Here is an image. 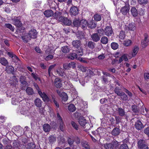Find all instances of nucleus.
Instances as JSON below:
<instances>
[{"instance_id": "obj_2", "label": "nucleus", "mask_w": 149, "mask_h": 149, "mask_svg": "<svg viewBox=\"0 0 149 149\" xmlns=\"http://www.w3.org/2000/svg\"><path fill=\"white\" fill-rule=\"evenodd\" d=\"M137 147L139 149H148L146 141L143 139H140L138 141Z\"/></svg>"}, {"instance_id": "obj_25", "label": "nucleus", "mask_w": 149, "mask_h": 149, "mask_svg": "<svg viewBox=\"0 0 149 149\" xmlns=\"http://www.w3.org/2000/svg\"><path fill=\"white\" fill-rule=\"evenodd\" d=\"M120 133V129L116 127L114 128L111 132V134L114 136L118 135Z\"/></svg>"}, {"instance_id": "obj_42", "label": "nucleus", "mask_w": 149, "mask_h": 149, "mask_svg": "<svg viewBox=\"0 0 149 149\" xmlns=\"http://www.w3.org/2000/svg\"><path fill=\"white\" fill-rule=\"evenodd\" d=\"M68 109L70 112H73L75 110L76 108L73 104H70L68 106Z\"/></svg>"}, {"instance_id": "obj_50", "label": "nucleus", "mask_w": 149, "mask_h": 149, "mask_svg": "<svg viewBox=\"0 0 149 149\" xmlns=\"http://www.w3.org/2000/svg\"><path fill=\"white\" fill-rule=\"evenodd\" d=\"M132 110L135 113H138L139 111V109L136 105H133L132 106Z\"/></svg>"}, {"instance_id": "obj_23", "label": "nucleus", "mask_w": 149, "mask_h": 149, "mask_svg": "<svg viewBox=\"0 0 149 149\" xmlns=\"http://www.w3.org/2000/svg\"><path fill=\"white\" fill-rule=\"evenodd\" d=\"M74 50H73L72 52L70 53L68 56V58L71 60H73L77 58V54L74 53Z\"/></svg>"}, {"instance_id": "obj_27", "label": "nucleus", "mask_w": 149, "mask_h": 149, "mask_svg": "<svg viewBox=\"0 0 149 149\" xmlns=\"http://www.w3.org/2000/svg\"><path fill=\"white\" fill-rule=\"evenodd\" d=\"M130 12L133 17H136L138 15V12L136 8L134 7H132L131 9Z\"/></svg>"}, {"instance_id": "obj_29", "label": "nucleus", "mask_w": 149, "mask_h": 149, "mask_svg": "<svg viewBox=\"0 0 149 149\" xmlns=\"http://www.w3.org/2000/svg\"><path fill=\"white\" fill-rule=\"evenodd\" d=\"M34 103L36 107H40L42 106V101L40 99L37 98L34 100Z\"/></svg>"}, {"instance_id": "obj_12", "label": "nucleus", "mask_w": 149, "mask_h": 149, "mask_svg": "<svg viewBox=\"0 0 149 149\" xmlns=\"http://www.w3.org/2000/svg\"><path fill=\"white\" fill-rule=\"evenodd\" d=\"M56 72L60 76L62 77H65L66 76L64 70L61 67H58L56 70Z\"/></svg>"}, {"instance_id": "obj_39", "label": "nucleus", "mask_w": 149, "mask_h": 149, "mask_svg": "<svg viewBox=\"0 0 149 149\" xmlns=\"http://www.w3.org/2000/svg\"><path fill=\"white\" fill-rule=\"evenodd\" d=\"M61 97L62 101H66L68 99V97L67 94L64 92L62 93L61 94Z\"/></svg>"}, {"instance_id": "obj_7", "label": "nucleus", "mask_w": 149, "mask_h": 149, "mask_svg": "<svg viewBox=\"0 0 149 149\" xmlns=\"http://www.w3.org/2000/svg\"><path fill=\"white\" fill-rule=\"evenodd\" d=\"M57 118L58 120V123L59 124V128L60 130L62 131H64L65 130V125L63 123L62 118L59 114L57 113Z\"/></svg>"}, {"instance_id": "obj_10", "label": "nucleus", "mask_w": 149, "mask_h": 149, "mask_svg": "<svg viewBox=\"0 0 149 149\" xmlns=\"http://www.w3.org/2000/svg\"><path fill=\"white\" fill-rule=\"evenodd\" d=\"M37 33L34 29H32L29 31L28 34L31 38L35 39L37 37Z\"/></svg>"}, {"instance_id": "obj_54", "label": "nucleus", "mask_w": 149, "mask_h": 149, "mask_svg": "<svg viewBox=\"0 0 149 149\" xmlns=\"http://www.w3.org/2000/svg\"><path fill=\"white\" fill-rule=\"evenodd\" d=\"M49 142L51 143H53L56 140V137L54 136H50L49 138Z\"/></svg>"}, {"instance_id": "obj_31", "label": "nucleus", "mask_w": 149, "mask_h": 149, "mask_svg": "<svg viewBox=\"0 0 149 149\" xmlns=\"http://www.w3.org/2000/svg\"><path fill=\"white\" fill-rule=\"evenodd\" d=\"M88 26L91 29L95 28L96 26V23L93 20H92L88 23Z\"/></svg>"}, {"instance_id": "obj_58", "label": "nucleus", "mask_w": 149, "mask_h": 149, "mask_svg": "<svg viewBox=\"0 0 149 149\" xmlns=\"http://www.w3.org/2000/svg\"><path fill=\"white\" fill-rule=\"evenodd\" d=\"M71 124L74 129L76 130H78L79 129V127L78 125L77 124L74 122L72 121L71 122Z\"/></svg>"}, {"instance_id": "obj_38", "label": "nucleus", "mask_w": 149, "mask_h": 149, "mask_svg": "<svg viewBox=\"0 0 149 149\" xmlns=\"http://www.w3.org/2000/svg\"><path fill=\"white\" fill-rule=\"evenodd\" d=\"M22 38L23 41L25 43H27L29 41L31 38L27 34V35H25L23 36L22 37Z\"/></svg>"}, {"instance_id": "obj_24", "label": "nucleus", "mask_w": 149, "mask_h": 149, "mask_svg": "<svg viewBox=\"0 0 149 149\" xmlns=\"http://www.w3.org/2000/svg\"><path fill=\"white\" fill-rule=\"evenodd\" d=\"M118 115L120 116H125V112L124 109L121 108H118L116 110Z\"/></svg>"}, {"instance_id": "obj_57", "label": "nucleus", "mask_w": 149, "mask_h": 149, "mask_svg": "<svg viewBox=\"0 0 149 149\" xmlns=\"http://www.w3.org/2000/svg\"><path fill=\"white\" fill-rule=\"evenodd\" d=\"M114 91L115 93L118 95H121L122 93L120 91V89L118 87H116L114 89Z\"/></svg>"}, {"instance_id": "obj_40", "label": "nucleus", "mask_w": 149, "mask_h": 149, "mask_svg": "<svg viewBox=\"0 0 149 149\" xmlns=\"http://www.w3.org/2000/svg\"><path fill=\"white\" fill-rule=\"evenodd\" d=\"M128 28L129 30L134 31L136 29L135 24L134 23L129 24L128 26Z\"/></svg>"}, {"instance_id": "obj_35", "label": "nucleus", "mask_w": 149, "mask_h": 149, "mask_svg": "<svg viewBox=\"0 0 149 149\" xmlns=\"http://www.w3.org/2000/svg\"><path fill=\"white\" fill-rule=\"evenodd\" d=\"M87 45L89 48L93 49L95 48V43L92 41H89L88 42Z\"/></svg>"}, {"instance_id": "obj_45", "label": "nucleus", "mask_w": 149, "mask_h": 149, "mask_svg": "<svg viewBox=\"0 0 149 149\" xmlns=\"http://www.w3.org/2000/svg\"><path fill=\"white\" fill-rule=\"evenodd\" d=\"M26 92L29 95H31L33 93V89L30 87L27 88L26 90Z\"/></svg>"}, {"instance_id": "obj_16", "label": "nucleus", "mask_w": 149, "mask_h": 149, "mask_svg": "<svg viewBox=\"0 0 149 149\" xmlns=\"http://www.w3.org/2000/svg\"><path fill=\"white\" fill-rule=\"evenodd\" d=\"M72 45L74 47L78 49L80 47L81 45V41L79 40H77L72 41Z\"/></svg>"}, {"instance_id": "obj_51", "label": "nucleus", "mask_w": 149, "mask_h": 149, "mask_svg": "<svg viewBox=\"0 0 149 149\" xmlns=\"http://www.w3.org/2000/svg\"><path fill=\"white\" fill-rule=\"evenodd\" d=\"M5 27L9 29L12 31H13L14 30V27L10 24H5L4 26Z\"/></svg>"}, {"instance_id": "obj_53", "label": "nucleus", "mask_w": 149, "mask_h": 149, "mask_svg": "<svg viewBox=\"0 0 149 149\" xmlns=\"http://www.w3.org/2000/svg\"><path fill=\"white\" fill-rule=\"evenodd\" d=\"M77 53L79 56H82L83 54V49L81 47L76 51Z\"/></svg>"}, {"instance_id": "obj_4", "label": "nucleus", "mask_w": 149, "mask_h": 149, "mask_svg": "<svg viewBox=\"0 0 149 149\" xmlns=\"http://www.w3.org/2000/svg\"><path fill=\"white\" fill-rule=\"evenodd\" d=\"M78 120L79 123L83 127L85 126L84 127L86 128V130H88L90 129V128H86V126H90V128L91 127L90 126L89 124L86 123V120L84 117L82 116L79 117L78 118Z\"/></svg>"}, {"instance_id": "obj_13", "label": "nucleus", "mask_w": 149, "mask_h": 149, "mask_svg": "<svg viewBox=\"0 0 149 149\" xmlns=\"http://www.w3.org/2000/svg\"><path fill=\"white\" fill-rule=\"evenodd\" d=\"M88 25V22L86 20L82 19L80 21V27L83 29H86Z\"/></svg>"}, {"instance_id": "obj_19", "label": "nucleus", "mask_w": 149, "mask_h": 149, "mask_svg": "<svg viewBox=\"0 0 149 149\" xmlns=\"http://www.w3.org/2000/svg\"><path fill=\"white\" fill-rule=\"evenodd\" d=\"M76 36L79 39L81 40L85 38L84 34L82 31H77L76 33Z\"/></svg>"}, {"instance_id": "obj_21", "label": "nucleus", "mask_w": 149, "mask_h": 149, "mask_svg": "<svg viewBox=\"0 0 149 149\" xmlns=\"http://www.w3.org/2000/svg\"><path fill=\"white\" fill-rule=\"evenodd\" d=\"M26 79V77L22 75L20 77L19 81L23 86H25L27 84Z\"/></svg>"}, {"instance_id": "obj_30", "label": "nucleus", "mask_w": 149, "mask_h": 149, "mask_svg": "<svg viewBox=\"0 0 149 149\" xmlns=\"http://www.w3.org/2000/svg\"><path fill=\"white\" fill-rule=\"evenodd\" d=\"M26 149H35L36 145L33 142L28 143L26 146Z\"/></svg>"}, {"instance_id": "obj_6", "label": "nucleus", "mask_w": 149, "mask_h": 149, "mask_svg": "<svg viewBox=\"0 0 149 149\" xmlns=\"http://www.w3.org/2000/svg\"><path fill=\"white\" fill-rule=\"evenodd\" d=\"M59 22L62 23L65 25L70 26L72 24V21L68 19L67 17L63 16L60 18L59 19Z\"/></svg>"}, {"instance_id": "obj_52", "label": "nucleus", "mask_w": 149, "mask_h": 149, "mask_svg": "<svg viewBox=\"0 0 149 149\" xmlns=\"http://www.w3.org/2000/svg\"><path fill=\"white\" fill-rule=\"evenodd\" d=\"M83 147L87 149H90V147L87 142H84L81 143Z\"/></svg>"}, {"instance_id": "obj_46", "label": "nucleus", "mask_w": 149, "mask_h": 149, "mask_svg": "<svg viewBox=\"0 0 149 149\" xmlns=\"http://www.w3.org/2000/svg\"><path fill=\"white\" fill-rule=\"evenodd\" d=\"M94 19L96 21H99L101 20V16L100 15L98 14H95L94 16Z\"/></svg>"}, {"instance_id": "obj_63", "label": "nucleus", "mask_w": 149, "mask_h": 149, "mask_svg": "<svg viewBox=\"0 0 149 149\" xmlns=\"http://www.w3.org/2000/svg\"><path fill=\"white\" fill-rule=\"evenodd\" d=\"M63 67L64 69L66 70L69 69L70 68L68 64L67 63L63 64Z\"/></svg>"}, {"instance_id": "obj_17", "label": "nucleus", "mask_w": 149, "mask_h": 149, "mask_svg": "<svg viewBox=\"0 0 149 149\" xmlns=\"http://www.w3.org/2000/svg\"><path fill=\"white\" fill-rule=\"evenodd\" d=\"M91 38L92 40L95 42H98L100 39V36L97 33L92 34L91 35Z\"/></svg>"}, {"instance_id": "obj_26", "label": "nucleus", "mask_w": 149, "mask_h": 149, "mask_svg": "<svg viewBox=\"0 0 149 149\" xmlns=\"http://www.w3.org/2000/svg\"><path fill=\"white\" fill-rule=\"evenodd\" d=\"M43 130L45 132H49L51 129V127L48 124L45 123L43 125Z\"/></svg>"}, {"instance_id": "obj_32", "label": "nucleus", "mask_w": 149, "mask_h": 149, "mask_svg": "<svg viewBox=\"0 0 149 149\" xmlns=\"http://www.w3.org/2000/svg\"><path fill=\"white\" fill-rule=\"evenodd\" d=\"M20 113L25 116H29L30 115V113L28 110L25 109L24 108H23L21 109Z\"/></svg>"}, {"instance_id": "obj_15", "label": "nucleus", "mask_w": 149, "mask_h": 149, "mask_svg": "<svg viewBox=\"0 0 149 149\" xmlns=\"http://www.w3.org/2000/svg\"><path fill=\"white\" fill-rule=\"evenodd\" d=\"M55 86L57 88H60L62 86L61 81L60 78H57L55 79L54 81Z\"/></svg>"}, {"instance_id": "obj_36", "label": "nucleus", "mask_w": 149, "mask_h": 149, "mask_svg": "<svg viewBox=\"0 0 149 149\" xmlns=\"http://www.w3.org/2000/svg\"><path fill=\"white\" fill-rule=\"evenodd\" d=\"M14 68L11 66H9L6 67V71L9 73H13L14 71Z\"/></svg>"}, {"instance_id": "obj_55", "label": "nucleus", "mask_w": 149, "mask_h": 149, "mask_svg": "<svg viewBox=\"0 0 149 149\" xmlns=\"http://www.w3.org/2000/svg\"><path fill=\"white\" fill-rule=\"evenodd\" d=\"M125 37V33L124 31H120L119 34V38L122 40H123Z\"/></svg>"}, {"instance_id": "obj_37", "label": "nucleus", "mask_w": 149, "mask_h": 149, "mask_svg": "<svg viewBox=\"0 0 149 149\" xmlns=\"http://www.w3.org/2000/svg\"><path fill=\"white\" fill-rule=\"evenodd\" d=\"M100 41L103 44L105 45L107 44L108 42V39L106 36H104L101 38Z\"/></svg>"}, {"instance_id": "obj_34", "label": "nucleus", "mask_w": 149, "mask_h": 149, "mask_svg": "<svg viewBox=\"0 0 149 149\" xmlns=\"http://www.w3.org/2000/svg\"><path fill=\"white\" fill-rule=\"evenodd\" d=\"M139 48L138 47L135 46L132 49V57H134L137 53Z\"/></svg>"}, {"instance_id": "obj_33", "label": "nucleus", "mask_w": 149, "mask_h": 149, "mask_svg": "<svg viewBox=\"0 0 149 149\" xmlns=\"http://www.w3.org/2000/svg\"><path fill=\"white\" fill-rule=\"evenodd\" d=\"M0 63L2 65L6 66L8 64V62L6 59L4 58H0Z\"/></svg>"}, {"instance_id": "obj_11", "label": "nucleus", "mask_w": 149, "mask_h": 149, "mask_svg": "<svg viewBox=\"0 0 149 149\" xmlns=\"http://www.w3.org/2000/svg\"><path fill=\"white\" fill-rule=\"evenodd\" d=\"M12 21L13 24L17 27H20L22 26V24L21 21L18 19V17L14 18L12 19Z\"/></svg>"}, {"instance_id": "obj_61", "label": "nucleus", "mask_w": 149, "mask_h": 149, "mask_svg": "<svg viewBox=\"0 0 149 149\" xmlns=\"http://www.w3.org/2000/svg\"><path fill=\"white\" fill-rule=\"evenodd\" d=\"M101 79H102V82L104 84H106L108 82L107 78L105 76H102Z\"/></svg>"}, {"instance_id": "obj_48", "label": "nucleus", "mask_w": 149, "mask_h": 149, "mask_svg": "<svg viewBox=\"0 0 149 149\" xmlns=\"http://www.w3.org/2000/svg\"><path fill=\"white\" fill-rule=\"evenodd\" d=\"M121 95L119 96H120V98L121 99L124 101H126L127 100L128 97L127 95L124 93H122Z\"/></svg>"}, {"instance_id": "obj_1", "label": "nucleus", "mask_w": 149, "mask_h": 149, "mask_svg": "<svg viewBox=\"0 0 149 149\" xmlns=\"http://www.w3.org/2000/svg\"><path fill=\"white\" fill-rule=\"evenodd\" d=\"M119 143L116 141H113L111 143L104 144V147L105 149H113L114 148L118 147Z\"/></svg>"}, {"instance_id": "obj_59", "label": "nucleus", "mask_w": 149, "mask_h": 149, "mask_svg": "<svg viewBox=\"0 0 149 149\" xmlns=\"http://www.w3.org/2000/svg\"><path fill=\"white\" fill-rule=\"evenodd\" d=\"M119 149H128V148L127 145L124 143L120 146Z\"/></svg>"}, {"instance_id": "obj_28", "label": "nucleus", "mask_w": 149, "mask_h": 149, "mask_svg": "<svg viewBox=\"0 0 149 149\" xmlns=\"http://www.w3.org/2000/svg\"><path fill=\"white\" fill-rule=\"evenodd\" d=\"M70 49V47L68 46H65L61 48V51L64 53H67L69 52Z\"/></svg>"}, {"instance_id": "obj_9", "label": "nucleus", "mask_w": 149, "mask_h": 149, "mask_svg": "<svg viewBox=\"0 0 149 149\" xmlns=\"http://www.w3.org/2000/svg\"><path fill=\"white\" fill-rule=\"evenodd\" d=\"M104 35L107 36L111 35L113 33V31L112 28L110 26H106L104 30Z\"/></svg>"}, {"instance_id": "obj_20", "label": "nucleus", "mask_w": 149, "mask_h": 149, "mask_svg": "<svg viewBox=\"0 0 149 149\" xmlns=\"http://www.w3.org/2000/svg\"><path fill=\"white\" fill-rule=\"evenodd\" d=\"M44 14L46 17H49L54 15V12L52 10H47L44 11Z\"/></svg>"}, {"instance_id": "obj_41", "label": "nucleus", "mask_w": 149, "mask_h": 149, "mask_svg": "<svg viewBox=\"0 0 149 149\" xmlns=\"http://www.w3.org/2000/svg\"><path fill=\"white\" fill-rule=\"evenodd\" d=\"M80 21L76 19H74L73 22L74 26L76 27H79L80 26Z\"/></svg>"}, {"instance_id": "obj_8", "label": "nucleus", "mask_w": 149, "mask_h": 149, "mask_svg": "<svg viewBox=\"0 0 149 149\" xmlns=\"http://www.w3.org/2000/svg\"><path fill=\"white\" fill-rule=\"evenodd\" d=\"M144 39L141 42V45L143 47L145 48L149 44V40L148 39V36L147 33H144Z\"/></svg>"}, {"instance_id": "obj_56", "label": "nucleus", "mask_w": 149, "mask_h": 149, "mask_svg": "<svg viewBox=\"0 0 149 149\" xmlns=\"http://www.w3.org/2000/svg\"><path fill=\"white\" fill-rule=\"evenodd\" d=\"M131 43V41L128 40L124 42V45L126 46H128L130 45Z\"/></svg>"}, {"instance_id": "obj_64", "label": "nucleus", "mask_w": 149, "mask_h": 149, "mask_svg": "<svg viewBox=\"0 0 149 149\" xmlns=\"http://www.w3.org/2000/svg\"><path fill=\"white\" fill-rule=\"evenodd\" d=\"M144 132L145 134L147 135L148 137H149V127L146 128L144 130Z\"/></svg>"}, {"instance_id": "obj_43", "label": "nucleus", "mask_w": 149, "mask_h": 149, "mask_svg": "<svg viewBox=\"0 0 149 149\" xmlns=\"http://www.w3.org/2000/svg\"><path fill=\"white\" fill-rule=\"evenodd\" d=\"M17 82L18 81L16 77L15 76H14L13 77L12 80H10V84L12 85H14L16 84Z\"/></svg>"}, {"instance_id": "obj_3", "label": "nucleus", "mask_w": 149, "mask_h": 149, "mask_svg": "<svg viewBox=\"0 0 149 149\" xmlns=\"http://www.w3.org/2000/svg\"><path fill=\"white\" fill-rule=\"evenodd\" d=\"M34 86H35L36 89L38 91V93L40 97L42 98L43 100L45 102H48L49 100V99L46 94L45 93H42V92L39 90V88L38 85L35 84Z\"/></svg>"}, {"instance_id": "obj_49", "label": "nucleus", "mask_w": 149, "mask_h": 149, "mask_svg": "<svg viewBox=\"0 0 149 149\" xmlns=\"http://www.w3.org/2000/svg\"><path fill=\"white\" fill-rule=\"evenodd\" d=\"M51 96L54 104L58 108L59 107V104L57 101L56 100V97L55 95H52Z\"/></svg>"}, {"instance_id": "obj_60", "label": "nucleus", "mask_w": 149, "mask_h": 149, "mask_svg": "<svg viewBox=\"0 0 149 149\" xmlns=\"http://www.w3.org/2000/svg\"><path fill=\"white\" fill-rule=\"evenodd\" d=\"M13 61L14 62L17 63L19 61V59L15 55V56L12 58Z\"/></svg>"}, {"instance_id": "obj_5", "label": "nucleus", "mask_w": 149, "mask_h": 149, "mask_svg": "<svg viewBox=\"0 0 149 149\" xmlns=\"http://www.w3.org/2000/svg\"><path fill=\"white\" fill-rule=\"evenodd\" d=\"M125 6L122 7L120 10V13L124 15H127L129 14L130 10V5L129 3L127 2L125 3Z\"/></svg>"}, {"instance_id": "obj_47", "label": "nucleus", "mask_w": 149, "mask_h": 149, "mask_svg": "<svg viewBox=\"0 0 149 149\" xmlns=\"http://www.w3.org/2000/svg\"><path fill=\"white\" fill-rule=\"evenodd\" d=\"M97 31L98 34L99 36H100L104 35V30L102 29H97Z\"/></svg>"}, {"instance_id": "obj_22", "label": "nucleus", "mask_w": 149, "mask_h": 149, "mask_svg": "<svg viewBox=\"0 0 149 149\" xmlns=\"http://www.w3.org/2000/svg\"><path fill=\"white\" fill-rule=\"evenodd\" d=\"M53 17L54 18L59 21V18L61 17L62 16V13L59 11H56L54 13Z\"/></svg>"}, {"instance_id": "obj_18", "label": "nucleus", "mask_w": 149, "mask_h": 149, "mask_svg": "<svg viewBox=\"0 0 149 149\" xmlns=\"http://www.w3.org/2000/svg\"><path fill=\"white\" fill-rule=\"evenodd\" d=\"M136 128L139 130H141L143 127V126L142 123L140 120L137 121L135 124Z\"/></svg>"}, {"instance_id": "obj_62", "label": "nucleus", "mask_w": 149, "mask_h": 149, "mask_svg": "<svg viewBox=\"0 0 149 149\" xmlns=\"http://www.w3.org/2000/svg\"><path fill=\"white\" fill-rule=\"evenodd\" d=\"M148 2L147 0H139L138 2L141 4H146Z\"/></svg>"}, {"instance_id": "obj_14", "label": "nucleus", "mask_w": 149, "mask_h": 149, "mask_svg": "<svg viewBox=\"0 0 149 149\" xmlns=\"http://www.w3.org/2000/svg\"><path fill=\"white\" fill-rule=\"evenodd\" d=\"M70 12L71 15L75 16L78 14L79 10L77 7L73 6L70 8Z\"/></svg>"}, {"instance_id": "obj_44", "label": "nucleus", "mask_w": 149, "mask_h": 149, "mask_svg": "<svg viewBox=\"0 0 149 149\" xmlns=\"http://www.w3.org/2000/svg\"><path fill=\"white\" fill-rule=\"evenodd\" d=\"M111 46L112 49L115 50L118 48L119 45L117 43L113 42L111 43Z\"/></svg>"}]
</instances>
